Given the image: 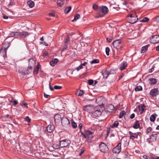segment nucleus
I'll return each mask as SVG.
<instances>
[{
  "mask_svg": "<svg viewBox=\"0 0 159 159\" xmlns=\"http://www.w3.org/2000/svg\"><path fill=\"white\" fill-rule=\"evenodd\" d=\"M128 19L129 22L131 24L136 23L138 20L137 16L134 12H132L130 13L128 17Z\"/></svg>",
  "mask_w": 159,
  "mask_h": 159,
  "instance_id": "nucleus-1",
  "label": "nucleus"
},
{
  "mask_svg": "<svg viewBox=\"0 0 159 159\" xmlns=\"http://www.w3.org/2000/svg\"><path fill=\"white\" fill-rule=\"evenodd\" d=\"M9 46V43H4L3 44L2 47L0 50V53L1 55H3L4 58L6 57L7 50Z\"/></svg>",
  "mask_w": 159,
  "mask_h": 159,
  "instance_id": "nucleus-2",
  "label": "nucleus"
},
{
  "mask_svg": "<svg viewBox=\"0 0 159 159\" xmlns=\"http://www.w3.org/2000/svg\"><path fill=\"white\" fill-rule=\"evenodd\" d=\"M70 141L68 139H64L60 140V145L61 148L66 147L70 143Z\"/></svg>",
  "mask_w": 159,
  "mask_h": 159,
  "instance_id": "nucleus-3",
  "label": "nucleus"
},
{
  "mask_svg": "<svg viewBox=\"0 0 159 159\" xmlns=\"http://www.w3.org/2000/svg\"><path fill=\"white\" fill-rule=\"evenodd\" d=\"M149 42L152 43L156 44L159 42V35H153L150 38Z\"/></svg>",
  "mask_w": 159,
  "mask_h": 159,
  "instance_id": "nucleus-4",
  "label": "nucleus"
},
{
  "mask_svg": "<svg viewBox=\"0 0 159 159\" xmlns=\"http://www.w3.org/2000/svg\"><path fill=\"white\" fill-rule=\"evenodd\" d=\"M112 45L113 47L117 49H120L122 46L121 41L119 39L113 41Z\"/></svg>",
  "mask_w": 159,
  "mask_h": 159,
  "instance_id": "nucleus-5",
  "label": "nucleus"
},
{
  "mask_svg": "<svg viewBox=\"0 0 159 159\" xmlns=\"http://www.w3.org/2000/svg\"><path fill=\"white\" fill-rule=\"evenodd\" d=\"M100 150L102 152L105 153L109 150L107 145L103 143H102L99 145Z\"/></svg>",
  "mask_w": 159,
  "mask_h": 159,
  "instance_id": "nucleus-6",
  "label": "nucleus"
},
{
  "mask_svg": "<svg viewBox=\"0 0 159 159\" xmlns=\"http://www.w3.org/2000/svg\"><path fill=\"white\" fill-rule=\"evenodd\" d=\"M61 123L63 126L68 127L70 126V122L68 119L65 117H63L61 119Z\"/></svg>",
  "mask_w": 159,
  "mask_h": 159,
  "instance_id": "nucleus-7",
  "label": "nucleus"
},
{
  "mask_svg": "<svg viewBox=\"0 0 159 159\" xmlns=\"http://www.w3.org/2000/svg\"><path fill=\"white\" fill-rule=\"evenodd\" d=\"M121 150V143H119L113 149L112 152L116 154L119 153Z\"/></svg>",
  "mask_w": 159,
  "mask_h": 159,
  "instance_id": "nucleus-8",
  "label": "nucleus"
},
{
  "mask_svg": "<svg viewBox=\"0 0 159 159\" xmlns=\"http://www.w3.org/2000/svg\"><path fill=\"white\" fill-rule=\"evenodd\" d=\"M159 94V91L157 88H154L150 91V94L152 97H156Z\"/></svg>",
  "mask_w": 159,
  "mask_h": 159,
  "instance_id": "nucleus-9",
  "label": "nucleus"
},
{
  "mask_svg": "<svg viewBox=\"0 0 159 159\" xmlns=\"http://www.w3.org/2000/svg\"><path fill=\"white\" fill-rule=\"evenodd\" d=\"M93 133L89 130H84V137L85 138H92Z\"/></svg>",
  "mask_w": 159,
  "mask_h": 159,
  "instance_id": "nucleus-10",
  "label": "nucleus"
},
{
  "mask_svg": "<svg viewBox=\"0 0 159 159\" xmlns=\"http://www.w3.org/2000/svg\"><path fill=\"white\" fill-rule=\"evenodd\" d=\"M55 129V126L52 124L48 125L46 128L47 131L49 133L52 132Z\"/></svg>",
  "mask_w": 159,
  "mask_h": 159,
  "instance_id": "nucleus-11",
  "label": "nucleus"
},
{
  "mask_svg": "<svg viewBox=\"0 0 159 159\" xmlns=\"http://www.w3.org/2000/svg\"><path fill=\"white\" fill-rule=\"evenodd\" d=\"M101 111L100 109H97L92 113V116L93 117H96L101 115Z\"/></svg>",
  "mask_w": 159,
  "mask_h": 159,
  "instance_id": "nucleus-12",
  "label": "nucleus"
},
{
  "mask_svg": "<svg viewBox=\"0 0 159 159\" xmlns=\"http://www.w3.org/2000/svg\"><path fill=\"white\" fill-rule=\"evenodd\" d=\"M129 133L132 134H134V135H130V139H131L132 140H134V138H138V136H140L141 135V133L140 132H138L136 133H132L131 132H129Z\"/></svg>",
  "mask_w": 159,
  "mask_h": 159,
  "instance_id": "nucleus-13",
  "label": "nucleus"
},
{
  "mask_svg": "<svg viewBox=\"0 0 159 159\" xmlns=\"http://www.w3.org/2000/svg\"><path fill=\"white\" fill-rule=\"evenodd\" d=\"M93 109V107L91 105L85 106L84 108V110L88 112H90Z\"/></svg>",
  "mask_w": 159,
  "mask_h": 159,
  "instance_id": "nucleus-14",
  "label": "nucleus"
},
{
  "mask_svg": "<svg viewBox=\"0 0 159 159\" xmlns=\"http://www.w3.org/2000/svg\"><path fill=\"white\" fill-rule=\"evenodd\" d=\"M55 122L56 123H59L61 120V118L60 115L58 114H56L54 117Z\"/></svg>",
  "mask_w": 159,
  "mask_h": 159,
  "instance_id": "nucleus-15",
  "label": "nucleus"
},
{
  "mask_svg": "<svg viewBox=\"0 0 159 159\" xmlns=\"http://www.w3.org/2000/svg\"><path fill=\"white\" fill-rule=\"evenodd\" d=\"M35 65V61L33 58H31L29 60V66L32 68Z\"/></svg>",
  "mask_w": 159,
  "mask_h": 159,
  "instance_id": "nucleus-16",
  "label": "nucleus"
},
{
  "mask_svg": "<svg viewBox=\"0 0 159 159\" xmlns=\"http://www.w3.org/2000/svg\"><path fill=\"white\" fill-rule=\"evenodd\" d=\"M114 107L112 104H109L107 107V110L109 112H112L114 110Z\"/></svg>",
  "mask_w": 159,
  "mask_h": 159,
  "instance_id": "nucleus-17",
  "label": "nucleus"
},
{
  "mask_svg": "<svg viewBox=\"0 0 159 159\" xmlns=\"http://www.w3.org/2000/svg\"><path fill=\"white\" fill-rule=\"evenodd\" d=\"M20 33L21 38H25L29 35L30 33L26 32L23 31Z\"/></svg>",
  "mask_w": 159,
  "mask_h": 159,
  "instance_id": "nucleus-18",
  "label": "nucleus"
},
{
  "mask_svg": "<svg viewBox=\"0 0 159 159\" xmlns=\"http://www.w3.org/2000/svg\"><path fill=\"white\" fill-rule=\"evenodd\" d=\"M102 75L104 78L107 79L110 75L109 71L104 70L102 71Z\"/></svg>",
  "mask_w": 159,
  "mask_h": 159,
  "instance_id": "nucleus-19",
  "label": "nucleus"
},
{
  "mask_svg": "<svg viewBox=\"0 0 159 159\" xmlns=\"http://www.w3.org/2000/svg\"><path fill=\"white\" fill-rule=\"evenodd\" d=\"M58 60L57 59H53L50 62V64L52 66H54L58 62Z\"/></svg>",
  "mask_w": 159,
  "mask_h": 159,
  "instance_id": "nucleus-20",
  "label": "nucleus"
},
{
  "mask_svg": "<svg viewBox=\"0 0 159 159\" xmlns=\"http://www.w3.org/2000/svg\"><path fill=\"white\" fill-rule=\"evenodd\" d=\"M101 10L102 12L104 14H106L108 11V8L105 6H102Z\"/></svg>",
  "mask_w": 159,
  "mask_h": 159,
  "instance_id": "nucleus-21",
  "label": "nucleus"
},
{
  "mask_svg": "<svg viewBox=\"0 0 159 159\" xmlns=\"http://www.w3.org/2000/svg\"><path fill=\"white\" fill-rule=\"evenodd\" d=\"M127 66V63L125 61L123 62L120 65V70H124L125 67Z\"/></svg>",
  "mask_w": 159,
  "mask_h": 159,
  "instance_id": "nucleus-22",
  "label": "nucleus"
},
{
  "mask_svg": "<svg viewBox=\"0 0 159 159\" xmlns=\"http://www.w3.org/2000/svg\"><path fill=\"white\" fill-rule=\"evenodd\" d=\"M149 46V45H148L143 47L142 48V49L141 51V53H144L147 52L148 48Z\"/></svg>",
  "mask_w": 159,
  "mask_h": 159,
  "instance_id": "nucleus-23",
  "label": "nucleus"
},
{
  "mask_svg": "<svg viewBox=\"0 0 159 159\" xmlns=\"http://www.w3.org/2000/svg\"><path fill=\"white\" fill-rule=\"evenodd\" d=\"M139 126L140 124L139 123V121L137 120L134 122L133 127L134 129H138Z\"/></svg>",
  "mask_w": 159,
  "mask_h": 159,
  "instance_id": "nucleus-24",
  "label": "nucleus"
},
{
  "mask_svg": "<svg viewBox=\"0 0 159 159\" xmlns=\"http://www.w3.org/2000/svg\"><path fill=\"white\" fill-rule=\"evenodd\" d=\"M139 109L140 111H141V112H142L145 110L146 109V107L144 104H140L139 106Z\"/></svg>",
  "mask_w": 159,
  "mask_h": 159,
  "instance_id": "nucleus-25",
  "label": "nucleus"
},
{
  "mask_svg": "<svg viewBox=\"0 0 159 159\" xmlns=\"http://www.w3.org/2000/svg\"><path fill=\"white\" fill-rule=\"evenodd\" d=\"M31 67L28 66V68L26 70H24V72L25 74H28L31 73L32 69Z\"/></svg>",
  "mask_w": 159,
  "mask_h": 159,
  "instance_id": "nucleus-26",
  "label": "nucleus"
},
{
  "mask_svg": "<svg viewBox=\"0 0 159 159\" xmlns=\"http://www.w3.org/2000/svg\"><path fill=\"white\" fill-rule=\"evenodd\" d=\"M40 67V65L38 64L36 67L35 68L33 71V73L34 75H36L38 74V71Z\"/></svg>",
  "mask_w": 159,
  "mask_h": 159,
  "instance_id": "nucleus-27",
  "label": "nucleus"
},
{
  "mask_svg": "<svg viewBox=\"0 0 159 159\" xmlns=\"http://www.w3.org/2000/svg\"><path fill=\"white\" fill-rule=\"evenodd\" d=\"M157 134H155L151 135L150 136V139L152 141H155L157 139Z\"/></svg>",
  "mask_w": 159,
  "mask_h": 159,
  "instance_id": "nucleus-28",
  "label": "nucleus"
},
{
  "mask_svg": "<svg viewBox=\"0 0 159 159\" xmlns=\"http://www.w3.org/2000/svg\"><path fill=\"white\" fill-rule=\"evenodd\" d=\"M149 81L151 84H155L157 83L156 79L153 78H150L149 79Z\"/></svg>",
  "mask_w": 159,
  "mask_h": 159,
  "instance_id": "nucleus-29",
  "label": "nucleus"
},
{
  "mask_svg": "<svg viewBox=\"0 0 159 159\" xmlns=\"http://www.w3.org/2000/svg\"><path fill=\"white\" fill-rule=\"evenodd\" d=\"M52 147L55 149H57L61 148L60 145V143L54 144L52 145Z\"/></svg>",
  "mask_w": 159,
  "mask_h": 159,
  "instance_id": "nucleus-30",
  "label": "nucleus"
},
{
  "mask_svg": "<svg viewBox=\"0 0 159 159\" xmlns=\"http://www.w3.org/2000/svg\"><path fill=\"white\" fill-rule=\"evenodd\" d=\"M27 3L30 8H32L34 5V2L32 1H28Z\"/></svg>",
  "mask_w": 159,
  "mask_h": 159,
  "instance_id": "nucleus-31",
  "label": "nucleus"
},
{
  "mask_svg": "<svg viewBox=\"0 0 159 159\" xmlns=\"http://www.w3.org/2000/svg\"><path fill=\"white\" fill-rule=\"evenodd\" d=\"M80 17V15L78 14H76L74 16V19L72 20V21L74 22L76 21L77 19H79Z\"/></svg>",
  "mask_w": 159,
  "mask_h": 159,
  "instance_id": "nucleus-32",
  "label": "nucleus"
},
{
  "mask_svg": "<svg viewBox=\"0 0 159 159\" xmlns=\"http://www.w3.org/2000/svg\"><path fill=\"white\" fill-rule=\"evenodd\" d=\"M71 7L70 6L67 7L64 10V12L66 14L68 13L71 10Z\"/></svg>",
  "mask_w": 159,
  "mask_h": 159,
  "instance_id": "nucleus-33",
  "label": "nucleus"
},
{
  "mask_svg": "<svg viewBox=\"0 0 159 159\" xmlns=\"http://www.w3.org/2000/svg\"><path fill=\"white\" fill-rule=\"evenodd\" d=\"M119 125V123L117 121H115L114 123L112 125L111 127L112 128H114L115 127H117Z\"/></svg>",
  "mask_w": 159,
  "mask_h": 159,
  "instance_id": "nucleus-34",
  "label": "nucleus"
},
{
  "mask_svg": "<svg viewBox=\"0 0 159 159\" xmlns=\"http://www.w3.org/2000/svg\"><path fill=\"white\" fill-rule=\"evenodd\" d=\"M153 75V76L155 78H157L159 77V70L157 72H154L152 74L150 75Z\"/></svg>",
  "mask_w": 159,
  "mask_h": 159,
  "instance_id": "nucleus-35",
  "label": "nucleus"
},
{
  "mask_svg": "<svg viewBox=\"0 0 159 159\" xmlns=\"http://www.w3.org/2000/svg\"><path fill=\"white\" fill-rule=\"evenodd\" d=\"M142 90V88L140 86H137L135 89V90L136 91H141Z\"/></svg>",
  "mask_w": 159,
  "mask_h": 159,
  "instance_id": "nucleus-36",
  "label": "nucleus"
},
{
  "mask_svg": "<svg viewBox=\"0 0 159 159\" xmlns=\"http://www.w3.org/2000/svg\"><path fill=\"white\" fill-rule=\"evenodd\" d=\"M15 38H21L20 33L15 32Z\"/></svg>",
  "mask_w": 159,
  "mask_h": 159,
  "instance_id": "nucleus-37",
  "label": "nucleus"
},
{
  "mask_svg": "<svg viewBox=\"0 0 159 159\" xmlns=\"http://www.w3.org/2000/svg\"><path fill=\"white\" fill-rule=\"evenodd\" d=\"M125 113V111H122L120 113L119 117L120 118H121L123 117L124 114Z\"/></svg>",
  "mask_w": 159,
  "mask_h": 159,
  "instance_id": "nucleus-38",
  "label": "nucleus"
},
{
  "mask_svg": "<svg viewBox=\"0 0 159 159\" xmlns=\"http://www.w3.org/2000/svg\"><path fill=\"white\" fill-rule=\"evenodd\" d=\"M99 62V60L98 59H94L92 61H90L91 64H93L94 63H98Z\"/></svg>",
  "mask_w": 159,
  "mask_h": 159,
  "instance_id": "nucleus-39",
  "label": "nucleus"
},
{
  "mask_svg": "<svg viewBox=\"0 0 159 159\" xmlns=\"http://www.w3.org/2000/svg\"><path fill=\"white\" fill-rule=\"evenodd\" d=\"M156 119V117L153 115H152L150 117V120L151 121L154 122Z\"/></svg>",
  "mask_w": 159,
  "mask_h": 159,
  "instance_id": "nucleus-40",
  "label": "nucleus"
},
{
  "mask_svg": "<svg viewBox=\"0 0 159 159\" xmlns=\"http://www.w3.org/2000/svg\"><path fill=\"white\" fill-rule=\"evenodd\" d=\"M149 20V19L148 17H144L143 18L142 20H141L140 21L141 22H147Z\"/></svg>",
  "mask_w": 159,
  "mask_h": 159,
  "instance_id": "nucleus-41",
  "label": "nucleus"
},
{
  "mask_svg": "<svg viewBox=\"0 0 159 159\" xmlns=\"http://www.w3.org/2000/svg\"><path fill=\"white\" fill-rule=\"evenodd\" d=\"M106 54L107 56H108L109 55V52L110 49L109 48L107 47L105 49Z\"/></svg>",
  "mask_w": 159,
  "mask_h": 159,
  "instance_id": "nucleus-42",
  "label": "nucleus"
},
{
  "mask_svg": "<svg viewBox=\"0 0 159 159\" xmlns=\"http://www.w3.org/2000/svg\"><path fill=\"white\" fill-rule=\"evenodd\" d=\"M71 125L73 128H75L77 127V124L74 121H73L71 122Z\"/></svg>",
  "mask_w": 159,
  "mask_h": 159,
  "instance_id": "nucleus-43",
  "label": "nucleus"
},
{
  "mask_svg": "<svg viewBox=\"0 0 159 159\" xmlns=\"http://www.w3.org/2000/svg\"><path fill=\"white\" fill-rule=\"evenodd\" d=\"M110 74H113L116 73V70L111 69L109 71Z\"/></svg>",
  "mask_w": 159,
  "mask_h": 159,
  "instance_id": "nucleus-44",
  "label": "nucleus"
},
{
  "mask_svg": "<svg viewBox=\"0 0 159 159\" xmlns=\"http://www.w3.org/2000/svg\"><path fill=\"white\" fill-rule=\"evenodd\" d=\"M25 120L28 123H30V122L31 119L28 116H27L25 118Z\"/></svg>",
  "mask_w": 159,
  "mask_h": 159,
  "instance_id": "nucleus-45",
  "label": "nucleus"
},
{
  "mask_svg": "<svg viewBox=\"0 0 159 159\" xmlns=\"http://www.w3.org/2000/svg\"><path fill=\"white\" fill-rule=\"evenodd\" d=\"M152 129V128L151 127H149L147 129V130L146 131V133L147 134H148L149 132H150Z\"/></svg>",
  "mask_w": 159,
  "mask_h": 159,
  "instance_id": "nucleus-46",
  "label": "nucleus"
},
{
  "mask_svg": "<svg viewBox=\"0 0 159 159\" xmlns=\"http://www.w3.org/2000/svg\"><path fill=\"white\" fill-rule=\"evenodd\" d=\"M15 32H12L10 34L9 37H15Z\"/></svg>",
  "mask_w": 159,
  "mask_h": 159,
  "instance_id": "nucleus-47",
  "label": "nucleus"
},
{
  "mask_svg": "<svg viewBox=\"0 0 159 159\" xmlns=\"http://www.w3.org/2000/svg\"><path fill=\"white\" fill-rule=\"evenodd\" d=\"M54 88L55 89H61L62 88V87L60 86L55 85L54 87Z\"/></svg>",
  "mask_w": 159,
  "mask_h": 159,
  "instance_id": "nucleus-48",
  "label": "nucleus"
},
{
  "mask_svg": "<svg viewBox=\"0 0 159 159\" xmlns=\"http://www.w3.org/2000/svg\"><path fill=\"white\" fill-rule=\"evenodd\" d=\"M98 6L97 5L94 4L93 6V8L95 10H97L98 9Z\"/></svg>",
  "mask_w": 159,
  "mask_h": 159,
  "instance_id": "nucleus-49",
  "label": "nucleus"
},
{
  "mask_svg": "<svg viewBox=\"0 0 159 159\" xmlns=\"http://www.w3.org/2000/svg\"><path fill=\"white\" fill-rule=\"evenodd\" d=\"M84 94V91L83 90V91L80 90V92L79 93L78 95V96H82Z\"/></svg>",
  "mask_w": 159,
  "mask_h": 159,
  "instance_id": "nucleus-50",
  "label": "nucleus"
},
{
  "mask_svg": "<svg viewBox=\"0 0 159 159\" xmlns=\"http://www.w3.org/2000/svg\"><path fill=\"white\" fill-rule=\"evenodd\" d=\"M154 70V67H153L152 68L148 70V73H151Z\"/></svg>",
  "mask_w": 159,
  "mask_h": 159,
  "instance_id": "nucleus-51",
  "label": "nucleus"
},
{
  "mask_svg": "<svg viewBox=\"0 0 159 159\" xmlns=\"http://www.w3.org/2000/svg\"><path fill=\"white\" fill-rule=\"evenodd\" d=\"M88 83L89 85H92L93 83V81L92 80H89L88 81Z\"/></svg>",
  "mask_w": 159,
  "mask_h": 159,
  "instance_id": "nucleus-52",
  "label": "nucleus"
},
{
  "mask_svg": "<svg viewBox=\"0 0 159 159\" xmlns=\"http://www.w3.org/2000/svg\"><path fill=\"white\" fill-rule=\"evenodd\" d=\"M82 68H83V66H82V65L80 64V66H78V67H77L76 68V69L77 71H79Z\"/></svg>",
  "mask_w": 159,
  "mask_h": 159,
  "instance_id": "nucleus-53",
  "label": "nucleus"
},
{
  "mask_svg": "<svg viewBox=\"0 0 159 159\" xmlns=\"http://www.w3.org/2000/svg\"><path fill=\"white\" fill-rule=\"evenodd\" d=\"M67 44H65V45H64V46L63 48V50H62V51H65V50L67 48Z\"/></svg>",
  "mask_w": 159,
  "mask_h": 159,
  "instance_id": "nucleus-54",
  "label": "nucleus"
},
{
  "mask_svg": "<svg viewBox=\"0 0 159 159\" xmlns=\"http://www.w3.org/2000/svg\"><path fill=\"white\" fill-rule=\"evenodd\" d=\"M22 102L23 105L26 107V108H28L27 104L24 101H22Z\"/></svg>",
  "mask_w": 159,
  "mask_h": 159,
  "instance_id": "nucleus-55",
  "label": "nucleus"
},
{
  "mask_svg": "<svg viewBox=\"0 0 159 159\" xmlns=\"http://www.w3.org/2000/svg\"><path fill=\"white\" fill-rule=\"evenodd\" d=\"M70 40V38L69 36L67 37L65 40V43L67 44V43Z\"/></svg>",
  "mask_w": 159,
  "mask_h": 159,
  "instance_id": "nucleus-56",
  "label": "nucleus"
},
{
  "mask_svg": "<svg viewBox=\"0 0 159 159\" xmlns=\"http://www.w3.org/2000/svg\"><path fill=\"white\" fill-rule=\"evenodd\" d=\"M49 89L53 91L54 90V89L51 86V82H49Z\"/></svg>",
  "mask_w": 159,
  "mask_h": 159,
  "instance_id": "nucleus-57",
  "label": "nucleus"
},
{
  "mask_svg": "<svg viewBox=\"0 0 159 159\" xmlns=\"http://www.w3.org/2000/svg\"><path fill=\"white\" fill-rule=\"evenodd\" d=\"M123 4L125 6H127L128 4L126 0L124 1V2L123 3Z\"/></svg>",
  "mask_w": 159,
  "mask_h": 159,
  "instance_id": "nucleus-58",
  "label": "nucleus"
},
{
  "mask_svg": "<svg viewBox=\"0 0 159 159\" xmlns=\"http://www.w3.org/2000/svg\"><path fill=\"white\" fill-rule=\"evenodd\" d=\"M135 117V114L134 113H132L130 116V118L131 119L134 118Z\"/></svg>",
  "mask_w": 159,
  "mask_h": 159,
  "instance_id": "nucleus-59",
  "label": "nucleus"
},
{
  "mask_svg": "<svg viewBox=\"0 0 159 159\" xmlns=\"http://www.w3.org/2000/svg\"><path fill=\"white\" fill-rule=\"evenodd\" d=\"M41 43L43 45H44L46 46H48V44H47V43L45 41L41 42Z\"/></svg>",
  "mask_w": 159,
  "mask_h": 159,
  "instance_id": "nucleus-60",
  "label": "nucleus"
},
{
  "mask_svg": "<svg viewBox=\"0 0 159 159\" xmlns=\"http://www.w3.org/2000/svg\"><path fill=\"white\" fill-rule=\"evenodd\" d=\"M85 149L84 148H82L81 149V153L80 154V155H81V154L82 153L84 152V151Z\"/></svg>",
  "mask_w": 159,
  "mask_h": 159,
  "instance_id": "nucleus-61",
  "label": "nucleus"
},
{
  "mask_svg": "<svg viewBox=\"0 0 159 159\" xmlns=\"http://www.w3.org/2000/svg\"><path fill=\"white\" fill-rule=\"evenodd\" d=\"M107 41L108 42H111L112 40V39L111 38H107Z\"/></svg>",
  "mask_w": 159,
  "mask_h": 159,
  "instance_id": "nucleus-62",
  "label": "nucleus"
},
{
  "mask_svg": "<svg viewBox=\"0 0 159 159\" xmlns=\"http://www.w3.org/2000/svg\"><path fill=\"white\" fill-rule=\"evenodd\" d=\"M143 157L145 159H149L148 157L146 155H144L143 156Z\"/></svg>",
  "mask_w": 159,
  "mask_h": 159,
  "instance_id": "nucleus-63",
  "label": "nucleus"
},
{
  "mask_svg": "<svg viewBox=\"0 0 159 159\" xmlns=\"http://www.w3.org/2000/svg\"><path fill=\"white\" fill-rule=\"evenodd\" d=\"M149 159H155V158L154 156L153 155H151V157L150 158H149Z\"/></svg>",
  "mask_w": 159,
  "mask_h": 159,
  "instance_id": "nucleus-64",
  "label": "nucleus"
}]
</instances>
